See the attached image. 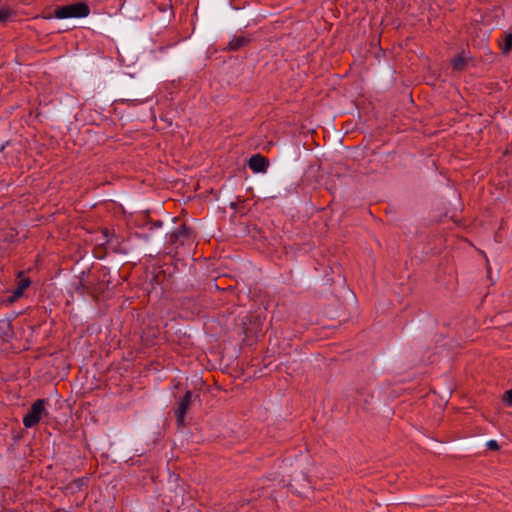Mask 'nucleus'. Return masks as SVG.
<instances>
[{"label":"nucleus","instance_id":"1","mask_svg":"<svg viewBox=\"0 0 512 512\" xmlns=\"http://www.w3.org/2000/svg\"><path fill=\"white\" fill-rule=\"evenodd\" d=\"M90 13V8L85 2H77L70 5L57 7L54 14L44 16L45 19H68V18H84Z\"/></svg>","mask_w":512,"mask_h":512},{"label":"nucleus","instance_id":"2","mask_svg":"<svg viewBox=\"0 0 512 512\" xmlns=\"http://www.w3.org/2000/svg\"><path fill=\"white\" fill-rule=\"evenodd\" d=\"M46 404H47L46 399H37L36 401L33 402L29 411L23 417V420H22L23 425L26 428L34 427L35 425H37L39 423V421L41 420V418L44 415H47V411L45 408Z\"/></svg>","mask_w":512,"mask_h":512},{"label":"nucleus","instance_id":"3","mask_svg":"<svg viewBox=\"0 0 512 512\" xmlns=\"http://www.w3.org/2000/svg\"><path fill=\"white\" fill-rule=\"evenodd\" d=\"M167 241L175 247L185 245L190 247L195 242V234L191 228L183 224L168 235Z\"/></svg>","mask_w":512,"mask_h":512},{"label":"nucleus","instance_id":"4","mask_svg":"<svg viewBox=\"0 0 512 512\" xmlns=\"http://www.w3.org/2000/svg\"><path fill=\"white\" fill-rule=\"evenodd\" d=\"M192 402V392L190 390L186 391L184 396L181 398L178 404V408L175 411L176 422L179 427L185 425V417L188 411L189 406Z\"/></svg>","mask_w":512,"mask_h":512},{"label":"nucleus","instance_id":"5","mask_svg":"<svg viewBox=\"0 0 512 512\" xmlns=\"http://www.w3.org/2000/svg\"><path fill=\"white\" fill-rule=\"evenodd\" d=\"M248 165L253 172L261 173L267 170L269 161L261 154H255L249 159Z\"/></svg>","mask_w":512,"mask_h":512},{"label":"nucleus","instance_id":"6","mask_svg":"<svg viewBox=\"0 0 512 512\" xmlns=\"http://www.w3.org/2000/svg\"><path fill=\"white\" fill-rule=\"evenodd\" d=\"M88 481V477L77 478L66 485V490L72 494L78 493L88 485Z\"/></svg>","mask_w":512,"mask_h":512},{"label":"nucleus","instance_id":"7","mask_svg":"<svg viewBox=\"0 0 512 512\" xmlns=\"http://www.w3.org/2000/svg\"><path fill=\"white\" fill-rule=\"evenodd\" d=\"M31 284V281L28 277L23 276V272H20L18 275L17 286L13 291L14 297H20L23 295L25 289H27Z\"/></svg>","mask_w":512,"mask_h":512},{"label":"nucleus","instance_id":"8","mask_svg":"<svg viewBox=\"0 0 512 512\" xmlns=\"http://www.w3.org/2000/svg\"><path fill=\"white\" fill-rule=\"evenodd\" d=\"M249 42L250 38L246 36H235L229 41L227 49L230 51H237L246 46Z\"/></svg>","mask_w":512,"mask_h":512},{"label":"nucleus","instance_id":"9","mask_svg":"<svg viewBox=\"0 0 512 512\" xmlns=\"http://www.w3.org/2000/svg\"><path fill=\"white\" fill-rule=\"evenodd\" d=\"M499 45L502 54L508 55L512 50V33L506 32L502 35V39L499 40Z\"/></svg>","mask_w":512,"mask_h":512},{"label":"nucleus","instance_id":"10","mask_svg":"<svg viewBox=\"0 0 512 512\" xmlns=\"http://www.w3.org/2000/svg\"><path fill=\"white\" fill-rule=\"evenodd\" d=\"M451 65L454 70L461 71L466 66V59L462 54H459L451 60Z\"/></svg>","mask_w":512,"mask_h":512},{"label":"nucleus","instance_id":"11","mask_svg":"<svg viewBox=\"0 0 512 512\" xmlns=\"http://www.w3.org/2000/svg\"><path fill=\"white\" fill-rule=\"evenodd\" d=\"M11 15V11L9 8H1L0 9V23L6 21Z\"/></svg>","mask_w":512,"mask_h":512},{"label":"nucleus","instance_id":"12","mask_svg":"<svg viewBox=\"0 0 512 512\" xmlns=\"http://www.w3.org/2000/svg\"><path fill=\"white\" fill-rule=\"evenodd\" d=\"M503 401L507 406H512V389L503 394Z\"/></svg>","mask_w":512,"mask_h":512},{"label":"nucleus","instance_id":"13","mask_svg":"<svg viewBox=\"0 0 512 512\" xmlns=\"http://www.w3.org/2000/svg\"><path fill=\"white\" fill-rule=\"evenodd\" d=\"M486 445H487L488 449H490V450H498L499 449V445H498L497 441H495V440H489Z\"/></svg>","mask_w":512,"mask_h":512},{"label":"nucleus","instance_id":"14","mask_svg":"<svg viewBox=\"0 0 512 512\" xmlns=\"http://www.w3.org/2000/svg\"><path fill=\"white\" fill-rule=\"evenodd\" d=\"M86 289V286L82 279L79 280L78 284L76 285V291L83 294Z\"/></svg>","mask_w":512,"mask_h":512},{"label":"nucleus","instance_id":"15","mask_svg":"<svg viewBox=\"0 0 512 512\" xmlns=\"http://www.w3.org/2000/svg\"><path fill=\"white\" fill-rule=\"evenodd\" d=\"M162 224H163V223H162V221H160V220L154 221V222L152 223V226H151V228H150V229H153V228H160V227L162 226Z\"/></svg>","mask_w":512,"mask_h":512}]
</instances>
